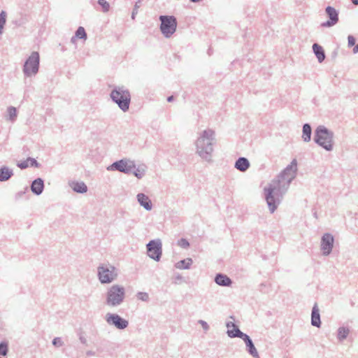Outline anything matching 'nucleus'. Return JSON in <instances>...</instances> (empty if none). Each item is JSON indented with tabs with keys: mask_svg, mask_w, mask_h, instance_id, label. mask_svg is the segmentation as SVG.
<instances>
[{
	"mask_svg": "<svg viewBox=\"0 0 358 358\" xmlns=\"http://www.w3.org/2000/svg\"><path fill=\"white\" fill-rule=\"evenodd\" d=\"M97 274L101 284L110 283L117 275L115 267L109 264L99 265L97 268Z\"/></svg>",
	"mask_w": 358,
	"mask_h": 358,
	"instance_id": "6e6552de",
	"label": "nucleus"
},
{
	"mask_svg": "<svg viewBox=\"0 0 358 358\" xmlns=\"http://www.w3.org/2000/svg\"><path fill=\"white\" fill-rule=\"evenodd\" d=\"M174 100L173 96H169L167 97V101L168 102H172Z\"/></svg>",
	"mask_w": 358,
	"mask_h": 358,
	"instance_id": "de8ad7c7",
	"label": "nucleus"
},
{
	"mask_svg": "<svg viewBox=\"0 0 358 358\" xmlns=\"http://www.w3.org/2000/svg\"><path fill=\"white\" fill-rule=\"evenodd\" d=\"M325 13L329 20L321 24L322 27H331L336 24L339 20L338 11L334 7L328 6L325 8Z\"/></svg>",
	"mask_w": 358,
	"mask_h": 358,
	"instance_id": "ddd939ff",
	"label": "nucleus"
},
{
	"mask_svg": "<svg viewBox=\"0 0 358 358\" xmlns=\"http://www.w3.org/2000/svg\"><path fill=\"white\" fill-rule=\"evenodd\" d=\"M313 50L318 62L322 63L326 57L323 48L317 43H314L313 45Z\"/></svg>",
	"mask_w": 358,
	"mask_h": 358,
	"instance_id": "4be33fe9",
	"label": "nucleus"
},
{
	"mask_svg": "<svg viewBox=\"0 0 358 358\" xmlns=\"http://www.w3.org/2000/svg\"><path fill=\"white\" fill-rule=\"evenodd\" d=\"M6 12L4 10H1L0 13V24L5 25L6 22Z\"/></svg>",
	"mask_w": 358,
	"mask_h": 358,
	"instance_id": "4c0bfd02",
	"label": "nucleus"
},
{
	"mask_svg": "<svg viewBox=\"0 0 358 358\" xmlns=\"http://www.w3.org/2000/svg\"><path fill=\"white\" fill-rule=\"evenodd\" d=\"M191 258H187L176 263V267L179 269H189L192 264Z\"/></svg>",
	"mask_w": 358,
	"mask_h": 358,
	"instance_id": "a878e982",
	"label": "nucleus"
},
{
	"mask_svg": "<svg viewBox=\"0 0 358 358\" xmlns=\"http://www.w3.org/2000/svg\"><path fill=\"white\" fill-rule=\"evenodd\" d=\"M107 169L108 171H118L126 174H129L135 169V162L134 161L124 158L113 162Z\"/></svg>",
	"mask_w": 358,
	"mask_h": 358,
	"instance_id": "1a4fd4ad",
	"label": "nucleus"
},
{
	"mask_svg": "<svg viewBox=\"0 0 358 358\" xmlns=\"http://www.w3.org/2000/svg\"><path fill=\"white\" fill-rule=\"evenodd\" d=\"M0 358H1V357H0Z\"/></svg>",
	"mask_w": 358,
	"mask_h": 358,
	"instance_id": "864d4df0",
	"label": "nucleus"
},
{
	"mask_svg": "<svg viewBox=\"0 0 358 358\" xmlns=\"http://www.w3.org/2000/svg\"><path fill=\"white\" fill-rule=\"evenodd\" d=\"M125 295L124 287L113 285L107 290L105 303L109 307H117L124 302Z\"/></svg>",
	"mask_w": 358,
	"mask_h": 358,
	"instance_id": "20e7f679",
	"label": "nucleus"
},
{
	"mask_svg": "<svg viewBox=\"0 0 358 358\" xmlns=\"http://www.w3.org/2000/svg\"><path fill=\"white\" fill-rule=\"evenodd\" d=\"M133 174L138 179L142 178L145 173V169L143 166L136 167L132 171Z\"/></svg>",
	"mask_w": 358,
	"mask_h": 358,
	"instance_id": "c85d7f7f",
	"label": "nucleus"
},
{
	"mask_svg": "<svg viewBox=\"0 0 358 358\" xmlns=\"http://www.w3.org/2000/svg\"><path fill=\"white\" fill-rule=\"evenodd\" d=\"M77 38H77V37H76V36L74 35L73 36H72V37H71V42L72 43H76V39H77Z\"/></svg>",
	"mask_w": 358,
	"mask_h": 358,
	"instance_id": "09e8293b",
	"label": "nucleus"
},
{
	"mask_svg": "<svg viewBox=\"0 0 358 358\" xmlns=\"http://www.w3.org/2000/svg\"><path fill=\"white\" fill-rule=\"evenodd\" d=\"M314 141L327 151L334 148V133L322 125H320L315 131Z\"/></svg>",
	"mask_w": 358,
	"mask_h": 358,
	"instance_id": "7ed1b4c3",
	"label": "nucleus"
},
{
	"mask_svg": "<svg viewBox=\"0 0 358 358\" xmlns=\"http://www.w3.org/2000/svg\"><path fill=\"white\" fill-rule=\"evenodd\" d=\"M242 340L245 343L246 350L247 352L252 356L254 358H260L259 353L253 343L251 338L248 335H245V336L242 338Z\"/></svg>",
	"mask_w": 358,
	"mask_h": 358,
	"instance_id": "2eb2a0df",
	"label": "nucleus"
},
{
	"mask_svg": "<svg viewBox=\"0 0 358 358\" xmlns=\"http://www.w3.org/2000/svg\"><path fill=\"white\" fill-rule=\"evenodd\" d=\"M234 326H236V324L233 322H227L226 323V327L228 328V329H229L231 327H234Z\"/></svg>",
	"mask_w": 358,
	"mask_h": 358,
	"instance_id": "79ce46f5",
	"label": "nucleus"
},
{
	"mask_svg": "<svg viewBox=\"0 0 358 358\" xmlns=\"http://www.w3.org/2000/svg\"><path fill=\"white\" fill-rule=\"evenodd\" d=\"M352 51H353V53H355V54L358 52V43L356 45H355Z\"/></svg>",
	"mask_w": 358,
	"mask_h": 358,
	"instance_id": "49530a36",
	"label": "nucleus"
},
{
	"mask_svg": "<svg viewBox=\"0 0 358 358\" xmlns=\"http://www.w3.org/2000/svg\"><path fill=\"white\" fill-rule=\"evenodd\" d=\"M52 345L55 347H61L64 345L63 341H62V338L59 337H56L52 340Z\"/></svg>",
	"mask_w": 358,
	"mask_h": 358,
	"instance_id": "e433bc0d",
	"label": "nucleus"
},
{
	"mask_svg": "<svg viewBox=\"0 0 358 358\" xmlns=\"http://www.w3.org/2000/svg\"><path fill=\"white\" fill-rule=\"evenodd\" d=\"M70 185L75 192L83 194L87 192V186L84 182H72Z\"/></svg>",
	"mask_w": 358,
	"mask_h": 358,
	"instance_id": "5701e85b",
	"label": "nucleus"
},
{
	"mask_svg": "<svg viewBox=\"0 0 358 358\" xmlns=\"http://www.w3.org/2000/svg\"><path fill=\"white\" fill-rule=\"evenodd\" d=\"M29 192V189H28V187H25L24 188V190H22V191H19L17 192V193H15V200H20V199L22 198V196L24 195H25L27 192Z\"/></svg>",
	"mask_w": 358,
	"mask_h": 358,
	"instance_id": "72a5a7b5",
	"label": "nucleus"
},
{
	"mask_svg": "<svg viewBox=\"0 0 358 358\" xmlns=\"http://www.w3.org/2000/svg\"><path fill=\"white\" fill-rule=\"evenodd\" d=\"M312 128L310 124L306 123L303 125L302 138L304 142H309L311 139Z\"/></svg>",
	"mask_w": 358,
	"mask_h": 358,
	"instance_id": "b1692460",
	"label": "nucleus"
},
{
	"mask_svg": "<svg viewBox=\"0 0 358 358\" xmlns=\"http://www.w3.org/2000/svg\"><path fill=\"white\" fill-rule=\"evenodd\" d=\"M110 97L121 110L123 112L129 110L131 103V94L124 86L113 87L110 93Z\"/></svg>",
	"mask_w": 358,
	"mask_h": 358,
	"instance_id": "f03ea898",
	"label": "nucleus"
},
{
	"mask_svg": "<svg viewBox=\"0 0 358 358\" xmlns=\"http://www.w3.org/2000/svg\"><path fill=\"white\" fill-rule=\"evenodd\" d=\"M28 162H29L30 166L38 168L41 166V164L35 159L34 158L28 157Z\"/></svg>",
	"mask_w": 358,
	"mask_h": 358,
	"instance_id": "c9c22d12",
	"label": "nucleus"
},
{
	"mask_svg": "<svg viewBox=\"0 0 358 358\" xmlns=\"http://www.w3.org/2000/svg\"><path fill=\"white\" fill-rule=\"evenodd\" d=\"M86 355L87 356H94L95 355V352L94 351H92V350H88L86 352Z\"/></svg>",
	"mask_w": 358,
	"mask_h": 358,
	"instance_id": "a18cd8bd",
	"label": "nucleus"
},
{
	"mask_svg": "<svg viewBox=\"0 0 358 358\" xmlns=\"http://www.w3.org/2000/svg\"><path fill=\"white\" fill-rule=\"evenodd\" d=\"M44 187V180L38 178L31 182L30 189L34 194L39 196L43 193Z\"/></svg>",
	"mask_w": 358,
	"mask_h": 358,
	"instance_id": "dca6fc26",
	"label": "nucleus"
},
{
	"mask_svg": "<svg viewBox=\"0 0 358 358\" xmlns=\"http://www.w3.org/2000/svg\"><path fill=\"white\" fill-rule=\"evenodd\" d=\"M17 166L20 168L21 169H24L29 166L28 161H23L20 163L17 164Z\"/></svg>",
	"mask_w": 358,
	"mask_h": 358,
	"instance_id": "a19ab883",
	"label": "nucleus"
},
{
	"mask_svg": "<svg viewBox=\"0 0 358 358\" xmlns=\"http://www.w3.org/2000/svg\"><path fill=\"white\" fill-rule=\"evenodd\" d=\"M199 323L201 324L202 328L203 329V330L205 331H207L209 330V328H210L209 325L208 324V323L206 321L201 320L199 321Z\"/></svg>",
	"mask_w": 358,
	"mask_h": 358,
	"instance_id": "ea45409f",
	"label": "nucleus"
},
{
	"mask_svg": "<svg viewBox=\"0 0 358 358\" xmlns=\"http://www.w3.org/2000/svg\"><path fill=\"white\" fill-rule=\"evenodd\" d=\"M136 297L138 300H141L142 301L148 302L150 299L149 295L147 292H138L136 294Z\"/></svg>",
	"mask_w": 358,
	"mask_h": 358,
	"instance_id": "2f4dec72",
	"label": "nucleus"
},
{
	"mask_svg": "<svg viewBox=\"0 0 358 358\" xmlns=\"http://www.w3.org/2000/svg\"><path fill=\"white\" fill-rule=\"evenodd\" d=\"M354 5H358V0H351Z\"/></svg>",
	"mask_w": 358,
	"mask_h": 358,
	"instance_id": "8fccbe9b",
	"label": "nucleus"
},
{
	"mask_svg": "<svg viewBox=\"0 0 358 358\" xmlns=\"http://www.w3.org/2000/svg\"><path fill=\"white\" fill-rule=\"evenodd\" d=\"M192 3H197V2H199L201 1V0H189Z\"/></svg>",
	"mask_w": 358,
	"mask_h": 358,
	"instance_id": "3c124183",
	"label": "nucleus"
},
{
	"mask_svg": "<svg viewBox=\"0 0 358 358\" xmlns=\"http://www.w3.org/2000/svg\"><path fill=\"white\" fill-rule=\"evenodd\" d=\"M279 182H280L278 181V183ZM285 191L286 189L282 192L279 186L276 187L273 186L272 185L264 188L265 199L271 213L276 210Z\"/></svg>",
	"mask_w": 358,
	"mask_h": 358,
	"instance_id": "39448f33",
	"label": "nucleus"
},
{
	"mask_svg": "<svg viewBox=\"0 0 358 358\" xmlns=\"http://www.w3.org/2000/svg\"><path fill=\"white\" fill-rule=\"evenodd\" d=\"M214 281L217 285L222 287H230L233 283L229 277L221 273L216 274Z\"/></svg>",
	"mask_w": 358,
	"mask_h": 358,
	"instance_id": "f3484780",
	"label": "nucleus"
},
{
	"mask_svg": "<svg viewBox=\"0 0 358 358\" xmlns=\"http://www.w3.org/2000/svg\"><path fill=\"white\" fill-rule=\"evenodd\" d=\"M98 4L101 6L103 12H108L110 8L109 3L106 0H98Z\"/></svg>",
	"mask_w": 358,
	"mask_h": 358,
	"instance_id": "473e14b6",
	"label": "nucleus"
},
{
	"mask_svg": "<svg viewBox=\"0 0 358 358\" xmlns=\"http://www.w3.org/2000/svg\"><path fill=\"white\" fill-rule=\"evenodd\" d=\"M106 322L111 326H114L117 329H124L129 325L128 320L120 316L116 313H107L106 315Z\"/></svg>",
	"mask_w": 358,
	"mask_h": 358,
	"instance_id": "9b49d317",
	"label": "nucleus"
},
{
	"mask_svg": "<svg viewBox=\"0 0 358 358\" xmlns=\"http://www.w3.org/2000/svg\"><path fill=\"white\" fill-rule=\"evenodd\" d=\"M334 243V238L331 234L325 233L323 234L320 245V249L323 255L327 256L331 252Z\"/></svg>",
	"mask_w": 358,
	"mask_h": 358,
	"instance_id": "f8f14e48",
	"label": "nucleus"
},
{
	"mask_svg": "<svg viewBox=\"0 0 358 358\" xmlns=\"http://www.w3.org/2000/svg\"><path fill=\"white\" fill-rule=\"evenodd\" d=\"M355 38L353 36L349 35L348 37V45L349 47H352L355 45Z\"/></svg>",
	"mask_w": 358,
	"mask_h": 358,
	"instance_id": "58836bf2",
	"label": "nucleus"
},
{
	"mask_svg": "<svg viewBox=\"0 0 358 358\" xmlns=\"http://www.w3.org/2000/svg\"><path fill=\"white\" fill-rule=\"evenodd\" d=\"M160 31L165 38H170L176 31L177 20L173 15H160Z\"/></svg>",
	"mask_w": 358,
	"mask_h": 358,
	"instance_id": "0eeeda50",
	"label": "nucleus"
},
{
	"mask_svg": "<svg viewBox=\"0 0 358 358\" xmlns=\"http://www.w3.org/2000/svg\"><path fill=\"white\" fill-rule=\"evenodd\" d=\"M215 141L213 130L208 129L203 131L195 143L198 155L207 162H211Z\"/></svg>",
	"mask_w": 358,
	"mask_h": 358,
	"instance_id": "f257e3e1",
	"label": "nucleus"
},
{
	"mask_svg": "<svg viewBox=\"0 0 358 358\" xmlns=\"http://www.w3.org/2000/svg\"><path fill=\"white\" fill-rule=\"evenodd\" d=\"M8 352V345L7 342L3 341L0 343V355L6 356Z\"/></svg>",
	"mask_w": 358,
	"mask_h": 358,
	"instance_id": "7c9ffc66",
	"label": "nucleus"
},
{
	"mask_svg": "<svg viewBox=\"0 0 358 358\" xmlns=\"http://www.w3.org/2000/svg\"><path fill=\"white\" fill-rule=\"evenodd\" d=\"M178 245L180 247L186 249V248H189V243L186 238H182L180 240H178Z\"/></svg>",
	"mask_w": 358,
	"mask_h": 358,
	"instance_id": "f704fd0d",
	"label": "nucleus"
},
{
	"mask_svg": "<svg viewBox=\"0 0 358 358\" xmlns=\"http://www.w3.org/2000/svg\"><path fill=\"white\" fill-rule=\"evenodd\" d=\"M40 65V55L36 51L31 53L29 57L26 59L22 71L25 77L30 78L36 76L39 70Z\"/></svg>",
	"mask_w": 358,
	"mask_h": 358,
	"instance_id": "423d86ee",
	"label": "nucleus"
},
{
	"mask_svg": "<svg viewBox=\"0 0 358 358\" xmlns=\"http://www.w3.org/2000/svg\"><path fill=\"white\" fill-rule=\"evenodd\" d=\"M250 165V162L247 158L240 157L236 161L234 167L241 172H245L249 169Z\"/></svg>",
	"mask_w": 358,
	"mask_h": 358,
	"instance_id": "aec40b11",
	"label": "nucleus"
},
{
	"mask_svg": "<svg viewBox=\"0 0 358 358\" xmlns=\"http://www.w3.org/2000/svg\"><path fill=\"white\" fill-rule=\"evenodd\" d=\"M138 203L146 210H151L152 208V201L150 198L143 193H138L136 196Z\"/></svg>",
	"mask_w": 358,
	"mask_h": 358,
	"instance_id": "a211bd4d",
	"label": "nucleus"
},
{
	"mask_svg": "<svg viewBox=\"0 0 358 358\" xmlns=\"http://www.w3.org/2000/svg\"><path fill=\"white\" fill-rule=\"evenodd\" d=\"M227 334V336L231 338H240L241 339L245 336V335L247 334L242 332L237 325L234 326L233 329H228Z\"/></svg>",
	"mask_w": 358,
	"mask_h": 358,
	"instance_id": "393cba45",
	"label": "nucleus"
},
{
	"mask_svg": "<svg viewBox=\"0 0 358 358\" xmlns=\"http://www.w3.org/2000/svg\"><path fill=\"white\" fill-rule=\"evenodd\" d=\"M311 324L313 327H320L321 326V320H320V310L317 303L313 307L311 312Z\"/></svg>",
	"mask_w": 358,
	"mask_h": 358,
	"instance_id": "6ab92c4d",
	"label": "nucleus"
},
{
	"mask_svg": "<svg viewBox=\"0 0 358 358\" xmlns=\"http://www.w3.org/2000/svg\"><path fill=\"white\" fill-rule=\"evenodd\" d=\"M350 333V329L345 327H341L338 329L337 338L340 341L345 340Z\"/></svg>",
	"mask_w": 358,
	"mask_h": 358,
	"instance_id": "bb28decb",
	"label": "nucleus"
},
{
	"mask_svg": "<svg viewBox=\"0 0 358 358\" xmlns=\"http://www.w3.org/2000/svg\"><path fill=\"white\" fill-rule=\"evenodd\" d=\"M146 248L148 257L156 262H159L162 255V244L161 240H151L146 245Z\"/></svg>",
	"mask_w": 358,
	"mask_h": 358,
	"instance_id": "9d476101",
	"label": "nucleus"
},
{
	"mask_svg": "<svg viewBox=\"0 0 358 358\" xmlns=\"http://www.w3.org/2000/svg\"><path fill=\"white\" fill-rule=\"evenodd\" d=\"M138 13V10L136 8H134L132 13H131V18L134 20L135 18V15Z\"/></svg>",
	"mask_w": 358,
	"mask_h": 358,
	"instance_id": "c03bdc74",
	"label": "nucleus"
},
{
	"mask_svg": "<svg viewBox=\"0 0 358 358\" xmlns=\"http://www.w3.org/2000/svg\"><path fill=\"white\" fill-rule=\"evenodd\" d=\"M7 113H8L7 120H10L12 122L15 121L16 117H17V110H16V108H15L13 106L8 107V108H7Z\"/></svg>",
	"mask_w": 358,
	"mask_h": 358,
	"instance_id": "cd10ccee",
	"label": "nucleus"
},
{
	"mask_svg": "<svg viewBox=\"0 0 358 358\" xmlns=\"http://www.w3.org/2000/svg\"><path fill=\"white\" fill-rule=\"evenodd\" d=\"M79 340L80 341L83 343V344H86L87 343V339L85 337H84L83 336H80L79 337Z\"/></svg>",
	"mask_w": 358,
	"mask_h": 358,
	"instance_id": "37998d69",
	"label": "nucleus"
},
{
	"mask_svg": "<svg viewBox=\"0 0 358 358\" xmlns=\"http://www.w3.org/2000/svg\"><path fill=\"white\" fill-rule=\"evenodd\" d=\"M297 171V161L296 159H292L291 163L287 166V167L282 171L280 173V176L283 178L284 179L287 178V184L289 186V183L296 176V173Z\"/></svg>",
	"mask_w": 358,
	"mask_h": 358,
	"instance_id": "4468645a",
	"label": "nucleus"
},
{
	"mask_svg": "<svg viewBox=\"0 0 358 358\" xmlns=\"http://www.w3.org/2000/svg\"><path fill=\"white\" fill-rule=\"evenodd\" d=\"M13 170L6 166L0 167V182H6L13 176Z\"/></svg>",
	"mask_w": 358,
	"mask_h": 358,
	"instance_id": "412c9836",
	"label": "nucleus"
},
{
	"mask_svg": "<svg viewBox=\"0 0 358 358\" xmlns=\"http://www.w3.org/2000/svg\"><path fill=\"white\" fill-rule=\"evenodd\" d=\"M76 37L80 39L86 40L87 39V33L85 31V29L83 27H79L75 33Z\"/></svg>",
	"mask_w": 358,
	"mask_h": 358,
	"instance_id": "c756f323",
	"label": "nucleus"
},
{
	"mask_svg": "<svg viewBox=\"0 0 358 358\" xmlns=\"http://www.w3.org/2000/svg\"><path fill=\"white\" fill-rule=\"evenodd\" d=\"M138 7H139V6L138 5V3H136V4L134 6V8H136L138 9Z\"/></svg>",
	"mask_w": 358,
	"mask_h": 358,
	"instance_id": "603ef678",
	"label": "nucleus"
}]
</instances>
